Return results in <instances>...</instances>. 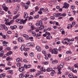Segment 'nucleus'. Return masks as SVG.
<instances>
[{
	"mask_svg": "<svg viewBox=\"0 0 78 78\" xmlns=\"http://www.w3.org/2000/svg\"><path fill=\"white\" fill-rule=\"evenodd\" d=\"M27 20V19H25L24 21L23 20L21 19H17L16 20V23H20V24H24L26 21Z\"/></svg>",
	"mask_w": 78,
	"mask_h": 78,
	"instance_id": "obj_1",
	"label": "nucleus"
},
{
	"mask_svg": "<svg viewBox=\"0 0 78 78\" xmlns=\"http://www.w3.org/2000/svg\"><path fill=\"white\" fill-rule=\"evenodd\" d=\"M53 16L54 17H61V13H55L54 14Z\"/></svg>",
	"mask_w": 78,
	"mask_h": 78,
	"instance_id": "obj_2",
	"label": "nucleus"
},
{
	"mask_svg": "<svg viewBox=\"0 0 78 78\" xmlns=\"http://www.w3.org/2000/svg\"><path fill=\"white\" fill-rule=\"evenodd\" d=\"M13 22H14V20H12L10 21L9 22L7 23H5V24L7 25H10L11 24L13 23Z\"/></svg>",
	"mask_w": 78,
	"mask_h": 78,
	"instance_id": "obj_3",
	"label": "nucleus"
},
{
	"mask_svg": "<svg viewBox=\"0 0 78 78\" xmlns=\"http://www.w3.org/2000/svg\"><path fill=\"white\" fill-rule=\"evenodd\" d=\"M42 25V21L41 20H40L39 23H37L36 24V26H37L38 27H39V26H41V25Z\"/></svg>",
	"mask_w": 78,
	"mask_h": 78,
	"instance_id": "obj_4",
	"label": "nucleus"
},
{
	"mask_svg": "<svg viewBox=\"0 0 78 78\" xmlns=\"http://www.w3.org/2000/svg\"><path fill=\"white\" fill-rule=\"evenodd\" d=\"M64 6H63L62 8H67L68 7H69V4L65 2L64 4Z\"/></svg>",
	"mask_w": 78,
	"mask_h": 78,
	"instance_id": "obj_5",
	"label": "nucleus"
},
{
	"mask_svg": "<svg viewBox=\"0 0 78 78\" xmlns=\"http://www.w3.org/2000/svg\"><path fill=\"white\" fill-rule=\"evenodd\" d=\"M19 71L20 72H22L24 71V68L23 67H20L19 68Z\"/></svg>",
	"mask_w": 78,
	"mask_h": 78,
	"instance_id": "obj_6",
	"label": "nucleus"
},
{
	"mask_svg": "<svg viewBox=\"0 0 78 78\" xmlns=\"http://www.w3.org/2000/svg\"><path fill=\"white\" fill-rule=\"evenodd\" d=\"M53 53L55 55H57L58 54V51L56 48H55L53 49Z\"/></svg>",
	"mask_w": 78,
	"mask_h": 78,
	"instance_id": "obj_7",
	"label": "nucleus"
},
{
	"mask_svg": "<svg viewBox=\"0 0 78 78\" xmlns=\"http://www.w3.org/2000/svg\"><path fill=\"white\" fill-rule=\"evenodd\" d=\"M63 67H64V64L62 63L59 66H58V69H61L62 68H63Z\"/></svg>",
	"mask_w": 78,
	"mask_h": 78,
	"instance_id": "obj_8",
	"label": "nucleus"
},
{
	"mask_svg": "<svg viewBox=\"0 0 78 78\" xmlns=\"http://www.w3.org/2000/svg\"><path fill=\"white\" fill-rule=\"evenodd\" d=\"M25 47V45H22L20 48V50L21 51H23L24 50Z\"/></svg>",
	"mask_w": 78,
	"mask_h": 78,
	"instance_id": "obj_9",
	"label": "nucleus"
},
{
	"mask_svg": "<svg viewBox=\"0 0 78 78\" xmlns=\"http://www.w3.org/2000/svg\"><path fill=\"white\" fill-rule=\"evenodd\" d=\"M23 36L25 37L26 40H28L29 39V37L26 34H23Z\"/></svg>",
	"mask_w": 78,
	"mask_h": 78,
	"instance_id": "obj_10",
	"label": "nucleus"
},
{
	"mask_svg": "<svg viewBox=\"0 0 78 78\" xmlns=\"http://www.w3.org/2000/svg\"><path fill=\"white\" fill-rule=\"evenodd\" d=\"M18 40L19 42H23L24 40L23 39V38L22 37H19L18 38Z\"/></svg>",
	"mask_w": 78,
	"mask_h": 78,
	"instance_id": "obj_11",
	"label": "nucleus"
},
{
	"mask_svg": "<svg viewBox=\"0 0 78 78\" xmlns=\"http://www.w3.org/2000/svg\"><path fill=\"white\" fill-rule=\"evenodd\" d=\"M36 49L38 51H40L41 50V48L39 46H37L36 47Z\"/></svg>",
	"mask_w": 78,
	"mask_h": 78,
	"instance_id": "obj_12",
	"label": "nucleus"
},
{
	"mask_svg": "<svg viewBox=\"0 0 78 78\" xmlns=\"http://www.w3.org/2000/svg\"><path fill=\"white\" fill-rule=\"evenodd\" d=\"M24 19H27V18H28V14L27 12H24Z\"/></svg>",
	"mask_w": 78,
	"mask_h": 78,
	"instance_id": "obj_13",
	"label": "nucleus"
},
{
	"mask_svg": "<svg viewBox=\"0 0 78 78\" xmlns=\"http://www.w3.org/2000/svg\"><path fill=\"white\" fill-rule=\"evenodd\" d=\"M44 26L42 25H41L39 27V29L40 30H44Z\"/></svg>",
	"mask_w": 78,
	"mask_h": 78,
	"instance_id": "obj_14",
	"label": "nucleus"
},
{
	"mask_svg": "<svg viewBox=\"0 0 78 78\" xmlns=\"http://www.w3.org/2000/svg\"><path fill=\"white\" fill-rule=\"evenodd\" d=\"M0 76H1L2 78H5L6 76V74L5 73H3L0 74Z\"/></svg>",
	"mask_w": 78,
	"mask_h": 78,
	"instance_id": "obj_15",
	"label": "nucleus"
},
{
	"mask_svg": "<svg viewBox=\"0 0 78 78\" xmlns=\"http://www.w3.org/2000/svg\"><path fill=\"white\" fill-rule=\"evenodd\" d=\"M68 76L70 78H73V75L72 73H70L68 75Z\"/></svg>",
	"mask_w": 78,
	"mask_h": 78,
	"instance_id": "obj_16",
	"label": "nucleus"
},
{
	"mask_svg": "<svg viewBox=\"0 0 78 78\" xmlns=\"http://www.w3.org/2000/svg\"><path fill=\"white\" fill-rule=\"evenodd\" d=\"M4 54V51H2L0 53V57H2Z\"/></svg>",
	"mask_w": 78,
	"mask_h": 78,
	"instance_id": "obj_17",
	"label": "nucleus"
},
{
	"mask_svg": "<svg viewBox=\"0 0 78 78\" xmlns=\"http://www.w3.org/2000/svg\"><path fill=\"white\" fill-rule=\"evenodd\" d=\"M53 70L52 68H48L47 69L46 71H47V72H51V70Z\"/></svg>",
	"mask_w": 78,
	"mask_h": 78,
	"instance_id": "obj_18",
	"label": "nucleus"
},
{
	"mask_svg": "<svg viewBox=\"0 0 78 78\" xmlns=\"http://www.w3.org/2000/svg\"><path fill=\"white\" fill-rule=\"evenodd\" d=\"M49 50L50 52H51L52 54H54V52H53V50H52V48H49Z\"/></svg>",
	"mask_w": 78,
	"mask_h": 78,
	"instance_id": "obj_19",
	"label": "nucleus"
},
{
	"mask_svg": "<svg viewBox=\"0 0 78 78\" xmlns=\"http://www.w3.org/2000/svg\"><path fill=\"white\" fill-rule=\"evenodd\" d=\"M19 76V77L20 78H23V77H24V75L22 74V73H21L20 74Z\"/></svg>",
	"mask_w": 78,
	"mask_h": 78,
	"instance_id": "obj_20",
	"label": "nucleus"
},
{
	"mask_svg": "<svg viewBox=\"0 0 78 78\" xmlns=\"http://www.w3.org/2000/svg\"><path fill=\"white\" fill-rule=\"evenodd\" d=\"M61 69H60L59 68H58V74H61Z\"/></svg>",
	"mask_w": 78,
	"mask_h": 78,
	"instance_id": "obj_21",
	"label": "nucleus"
},
{
	"mask_svg": "<svg viewBox=\"0 0 78 78\" xmlns=\"http://www.w3.org/2000/svg\"><path fill=\"white\" fill-rule=\"evenodd\" d=\"M8 72H9L10 73H11L12 74V75L13 74V71L12 70H9L8 71Z\"/></svg>",
	"mask_w": 78,
	"mask_h": 78,
	"instance_id": "obj_22",
	"label": "nucleus"
},
{
	"mask_svg": "<svg viewBox=\"0 0 78 78\" xmlns=\"http://www.w3.org/2000/svg\"><path fill=\"white\" fill-rule=\"evenodd\" d=\"M58 63V61L57 60H55L54 61L52 62V64H57Z\"/></svg>",
	"mask_w": 78,
	"mask_h": 78,
	"instance_id": "obj_23",
	"label": "nucleus"
},
{
	"mask_svg": "<svg viewBox=\"0 0 78 78\" xmlns=\"http://www.w3.org/2000/svg\"><path fill=\"white\" fill-rule=\"evenodd\" d=\"M7 50L9 51H10L11 50V48L9 47H8L5 49V50Z\"/></svg>",
	"mask_w": 78,
	"mask_h": 78,
	"instance_id": "obj_24",
	"label": "nucleus"
},
{
	"mask_svg": "<svg viewBox=\"0 0 78 78\" xmlns=\"http://www.w3.org/2000/svg\"><path fill=\"white\" fill-rule=\"evenodd\" d=\"M68 70L70 69V70H73V67H68Z\"/></svg>",
	"mask_w": 78,
	"mask_h": 78,
	"instance_id": "obj_25",
	"label": "nucleus"
},
{
	"mask_svg": "<svg viewBox=\"0 0 78 78\" xmlns=\"http://www.w3.org/2000/svg\"><path fill=\"white\" fill-rule=\"evenodd\" d=\"M3 26H4V29H5V30L6 31H7V30H8V27H6L5 26V25H4Z\"/></svg>",
	"mask_w": 78,
	"mask_h": 78,
	"instance_id": "obj_26",
	"label": "nucleus"
},
{
	"mask_svg": "<svg viewBox=\"0 0 78 78\" xmlns=\"http://www.w3.org/2000/svg\"><path fill=\"white\" fill-rule=\"evenodd\" d=\"M32 34H33L34 37H35L36 35V33L34 32V31H33L32 33Z\"/></svg>",
	"mask_w": 78,
	"mask_h": 78,
	"instance_id": "obj_27",
	"label": "nucleus"
},
{
	"mask_svg": "<svg viewBox=\"0 0 78 78\" xmlns=\"http://www.w3.org/2000/svg\"><path fill=\"white\" fill-rule=\"evenodd\" d=\"M61 16H62V17H66V14L65 13H64L62 14H61Z\"/></svg>",
	"mask_w": 78,
	"mask_h": 78,
	"instance_id": "obj_28",
	"label": "nucleus"
},
{
	"mask_svg": "<svg viewBox=\"0 0 78 78\" xmlns=\"http://www.w3.org/2000/svg\"><path fill=\"white\" fill-rule=\"evenodd\" d=\"M36 71V69H30V72H35V71Z\"/></svg>",
	"mask_w": 78,
	"mask_h": 78,
	"instance_id": "obj_29",
	"label": "nucleus"
},
{
	"mask_svg": "<svg viewBox=\"0 0 78 78\" xmlns=\"http://www.w3.org/2000/svg\"><path fill=\"white\" fill-rule=\"evenodd\" d=\"M35 12H36L37 11H38V10H39V8H38V6H36L35 8Z\"/></svg>",
	"mask_w": 78,
	"mask_h": 78,
	"instance_id": "obj_30",
	"label": "nucleus"
},
{
	"mask_svg": "<svg viewBox=\"0 0 78 78\" xmlns=\"http://www.w3.org/2000/svg\"><path fill=\"white\" fill-rule=\"evenodd\" d=\"M5 22H6V23H8L9 22V20L8 19L5 18Z\"/></svg>",
	"mask_w": 78,
	"mask_h": 78,
	"instance_id": "obj_31",
	"label": "nucleus"
},
{
	"mask_svg": "<svg viewBox=\"0 0 78 78\" xmlns=\"http://www.w3.org/2000/svg\"><path fill=\"white\" fill-rule=\"evenodd\" d=\"M50 18L51 19H52V20H55V18L53 16H51Z\"/></svg>",
	"mask_w": 78,
	"mask_h": 78,
	"instance_id": "obj_32",
	"label": "nucleus"
},
{
	"mask_svg": "<svg viewBox=\"0 0 78 78\" xmlns=\"http://www.w3.org/2000/svg\"><path fill=\"white\" fill-rule=\"evenodd\" d=\"M6 2H8L9 3H11L12 1H11V0H7Z\"/></svg>",
	"mask_w": 78,
	"mask_h": 78,
	"instance_id": "obj_33",
	"label": "nucleus"
},
{
	"mask_svg": "<svg viewBox=\"0 0 78 78\" xmlns=\"http://www.w3.org/2000/svg\"><path fill=\"white\" fill-rule=\"evenodd\" d=\"M21 66V63H20V62H18L17 64V67H20Z\"/></svg>",
	"mask_w": 78,
	"mask_h": 78,
	"instance_id": "obj_34",
	"label": "nucleus"
},
{
	"mask_svg": "<svg viewBox=\"0 0 78 78\" xmlns=\"http://www.w3.org/2000/svg\"><path fill=\"white\" fill-rule=\"evenodd\" d=\"M50 35H48L47 37H46V39H49V40H50Z\"/></svg>",
	"mask_w": 78,
	"mask_h": 78,
	"instance_id": "obj_35",
	"label": "nucleus"
},
{
	"mask_svg": "<svg viewBox=\"0 0 78 78\" xmlns=\"http://www.w3.org/2000/svg\"><path fill=\"white\" fill-rule=\"evenodd\" d=\"M16 62H20V58H18L16 59Z\"/></svg>",
	"mask_w": 78,
	"mask_h": 78,
	"instance_id": "obj_36",
	"label": "nucleus"
},
{
	"mask_svg": "<svg viewBox=\"0 0 78 78\" xmlns=\"http://www.w3.org/2000/svg\"><path fill=\"white\" fill-rule=\"evenodd\" d=\"M3 9H4V10H5V11H7L8 9V8L7 7H5V8H4Z\"/></svg>",
	"mask_w": 78,
	"mask_h": 78,
	"instance_id": "obj_37",
	"label": "nucleus"
},
{
	"mask_svg": "<svg viewBox=\"0 0 78 78\" xmlns=\"http://www.w3.org/2000/svg\"><path fill=\"white\" fill-rule=\"evenodd\" d=\"M68 27H69L70 28H72V25L71 24H69L68 25Z\"/></svg>",
	"mask_w": 78,
	"mask_h": 78,
	"instance_id": "obj_38",
	"label": "nucleus"
},
{
	"mask_svg": "<svg viewBox=\"0 0 78 78\" xmlns=\"http://www.w3.org/2000/svg\"><path fill=\"white\" fill-rule=\"evenodd\" d=\"M30 76V75H27V74H26L25 75V78H28V77H29Z\"/></svg>",
	"mask_w": 78,
	"mask_h": 78,
	"instance_id": "obj_39",
	"label": "nucleus"
},
{
	"mask_svg": "<svg viewBox=\"0 0 78 78\" xmlns=\"http://www.w3.org/2000/svg\"><path fill=\"white\" fill-rule=\"evenodd\" d=\"M2 44H8V42H6L5 41H4L2 42Z\"/></svg>",
	"mask_w": 78,
	"mask_h": 78,
	"instance_id": "obj_40",
	"label": "nucleus"
},
{
	"mask_svg": "<svg viewBox=\"0 0 78 78\" xmlns=\"http://www.w3.org/2000/svg\"><path fill=\"white\" fill-rule=\"evenodd\" d=\"M38 13H39V14H42V13H43V12H42V11H39L38 12Z\"/></svg>",
	"mask_w": 78,
	"mask_h": 78,
	"instance_id": "obj_41",
	"label": "nucleus"
},
{
	"mask_svg": "<svg viewBox=\"0 0 78 78\" xmlns=\"http://www.w3.org/2000/svg\"><path fill=\"white\" fill-rule=\"evenodd\" d=\"M27 45L28 47H30L31 46V43H28L27 44Z\"/></svg>",
	"mask_w": 78,
	"mask_h": 78,
	"instance_id": "obj_42",
	"label": "nucleus"
},
{
	"mask_svg": "<svg viewBox=\"0 0 78 78\" xmlns=\"http://www.w3.org/2000/svg\"><path fill=\"white\" fill-rule=\"evenodd\" d=\"M30 56H34V53L33 52L31 53L30 54Z\"/></svg>",
	"mask_w": 78,
	"mask_h": 78,
	"instance_id": "obj_43",
	"label": "nucleus"
},
{
	"mask_svg": "<svg viewBox=\"0 0 78 78\" xmlns=\"http://www.w3.org/2000/svg\"><path fill=\"white\" fill-rule=\"evenodd\" d=\"M45 33L46 34V35H49V36H50V32L48 33V32L47 31Z\"/></svg>",
	"mask_w": 78,
	"mask_h": 78,
	"instance_id": "obj_44",
	"label": "nucleus"
},
{
	"mask_svg": "<svg viewBox=\"0 0 78 78\" xmlns=\"http://www.w3.org/2000/svg\"><path fill=\"white\" fill-rule=\"evenodd\" d=\"M20 16V15L19 14H18L16 15L15 16V18L16 19H17V18L19 17Z\"/></svg>",
	"mask_w": 78,
	"mask_h": 78,
	"instance_id": "obj_45",
	"label": "nucleus"
},
{
	"mask_svg": "<svg viewBox=\"0 0 78 78\" xmlns=\"http://www.w3.org/2000/svg\"><path fill=\"white\" fill-rule=\"evenodd\" d=\"M49 62H44V64L45 65H47V64H48Z\"/></svg>",
	"mask_w": 78,
	"mask_h": 78,
	"instance_id": "obj_46",
	"label": "nucleus"
},
{
	"mask_svg": "<svg viewBox=\"0 0 78 78\" xmlns=\"http://www.w3.org/2000/svg\"><path fill=\"white\" fill-rule=\"evenodd\" d=\"M73 73H77V71L76 69L75 70H73Z\"/></svg>",
	"mask_w": 78,
	"mask_h": 78,
	"instance_id": "obj_47",
	"label": "nucleus"
},
{
	"mask_svg": "<svg viewBox=\"0 0 78 78\" xmlns=\"http://www.w3.org/2000/svg\"><path fill=\"white\" fill-rule=\"evenodd\" d=\"M41 36V35L40 34H37L36 36V37H40Z\"/></svg>",
	"mask_w": 78,
	"mask_h": 78,
	"instance_id": "obj_48",
	"label": "nucleus"
},
{
	"mask_svg": "<svg viewBox=\"0 0 78 78\" xmlns=\"http://www.w3.org/2000/svg\"><path fill=\"white\" fill-rule=\"evenodd\" d=\"M37 57L38 59H40L41 58V55H37Z\"/></svg>",
	"mask_w": 78,
	"mask_h": 78,
	"instance_id": "obj_49",
	"label": "nucleus"
},
{
	"mask_svg": "<svg viewBox=\"0 0 78 78\" xmlns=\"http://www.w3.org/2000/svg\"><path fill=\"white\" fill-rule=\"evenodd\" d=\"M2 7L4 9L6 7V5H5V4H4L2 5Z\"/></svg>",
	"mask_w": 78,
	"mask_h": 78,
	"instance_id": "obj_50",
	"label": "nucleus"
},
{
	"mask_svg": "<svg viewBox=\"0 0 78 78\" xmlns=\"http://www.w3.org/2000/svg\"><path fill=\"white\" fill-rule=\"evenodd\" d=\"M15 37H19V35H18V34L16 33V34H15Z\"/></svg>",
	"mask_w": 78,
	"mask_h": 78,
	"instance_id": "obj_51",
	"label": "nucleus"
},
{
	"mask_svg": "<svg viewBox=\"0 0 78 78\" xmlns=\"http://www.w3.org/2000/svg\"><path fill=\"white\" fill-rule=\"evenodd\" d=\"M67 54H69H69H71L72 52H71V51H68L66 52Z\"/></svg>",
	"mask_w": 78,
	"mask_h": 78,
	"instance_id": "obj_52",
	"label": "nucleus"
},
{
	"mask_svg": "<svg viewBox=\"0 0 78 78\" xmlns=\"http://www.w3.org/2000/svg\"><path fill=\"white\" fill-rule=\"evenodd\" d=\"M45 48H46V49H48V48H49V47L48 46L46 45L45 46Z\"/></svg>",
	"mask_w": 78,
	"mask_h": 78,
	"instance_id": "obj_53",
	"label": "nucleus"
},
{
	"mask_svg": "<svg viewBox=\"0 0 78 78\" xmlns=\"http://www.w3.org/2000/svg\"><path fill=\"white\" fill-rule=\"evenodd\" d=\"M69 20H70V21H72V20H73V18L71 17L69 18Z\"/></svg>",
	"mask_w": 78,
	"mask_h": 78,
	"instance_id": "obj_54",
	"label": "nucleus"
},
{
	"mask_svg": "<svg viewBox=\"0 0 78 78\" xmlns=\"http://www.w3.org/2000/svg\"><path fill=\"white\" fill-rule=\"evenodd\" d=\"M47 17H46L43 19H42V20H44V21H45L46 20H47Z\"/></svg>",
	"mask_w": 78,
	"mask_h": 78,
	"instance_id": "obj_55",
	"label": "nucleus"
},
{
	"mask_svg": "<svg viewBox=\"0 0 78 78\" xmlns=\"http://www.w3.org/2000/svg\"><path fill=\"white\" fill-rule=\"evenodd\" d=\"M24 51H28L29 50V48H27L24 49Z\"/></svg>",
	"mask_w": 78,
	"mask_h": 78,
	"instance_id": "obj_56",
	"label": "nucleus"
},
{
	"mask_svg": "<svg viewBox=\"0 0 78 78\" xmlns=\"http://www.w3.org/2000/svg\"><path fill=\"white\" fill-rule=\"evenodd\" d=\"M39 18V15H37L34 17V19H38Z\"/></svg>",
	"mask_w": 78,
	"mask_h": 78,
	"instance_id": "obj_57",
	"label": "nucleus"
},
{
	"mask_svg": "<svg viewBox=\"0 0 78 78\" xmlns=\"http://www.w3.org/2000/svg\"><path fill=\"white\" fill-rule=\"evenodd\" d=\"M10 28L12 30H14L15 29L14 26H11Z\"/></svg>",
	"mask_w": 78,
	"mask_h": 78,
	"instance_id": "obj_58",
	"label": "nucleus"
},
{
	"mask_svg": "<svg viewBox=\"0 0 78 78\" xmlns=\"http://www.w3.org/2000/svg\"><path fill=\"white\" fill-rule=\"evenodd\" d=\"M48 9H44V10L43 12H45L46 11H48Z\"/></svg>",
	"mask_w": 78,
	"mask_h": 78,
	"instance_id": "obj_59",
	"label": "nucleus"
},
{
	"mask_svg": "<svg viewBox=\"0 0 78 78\" xmlns=\"http://www.w3.org/2000/svg\"><path fill=\"white\" fill-rule=\"evenodd\" d=\"M11 69V68H10V67H6L5 68V69L6 70H9V69Z\"/></svg>",
	"mask_w": 78,
	"mask_h": 78,
	"instance_id": "obj_60",
	"label": "nucleus"
},
{
	"mask_svg": "<svg viewBox=\"0 0 78 78\" xmlns=\"http://www.w3.org/2000/svg\"><path fill=\"white\" fill-rule=\"evenodd\" d=\"M0 14H2V15H3V14H4V12L3 11L0 12Z\"/></svg>",
	"mask_w": 78,
	"mask_h": 78,
	"instance_id": "obj_61",
	"label": "nucleus"
},
{
	"mask_svg": "<svg viewBox=\"0 0 78 78\" xmlns=\"http://www.w3.org/2000/svg\"><path fill=\"white\" fill-rule=\"evenodd\" d=\"M31 28H32V30H34V25H32L31 26Z\"/></svg>",
	"mask_w": 78,
	"mask_h": 78,
	"instance_id": "obj_62",
	"label": "nucleus"
},
{
	"mask_svg": "<svg viewBox=\"0 0 78 78\" xmlns=\"http://www.w3.org/2000/svg\"><path fill=\"white\" fill-rule=\"evenodd\" d=\"M30 46H34V44L33 43H30Z\"/></svg>",
	"mask_w": 78,
	"mask_h": 78,
	"instance_id": "obj_63",
	"label": "nucleus"
},
{
	"mask_svg": "<svg viewBox=\"0 0 78 78\" xmlns=\"http://www.w3.org/2000/svg\"><path fill=\"white\" fill-rule=\"evenodd\" d=\"M0 65L1 67L2 66H3V67H5V64H1Z\"/></svg>",
	"mask_w": 78,
	"mask_h": 78,
	"instance_id": "obj_64",
	"label": "nucleus"
}]
</instances>
